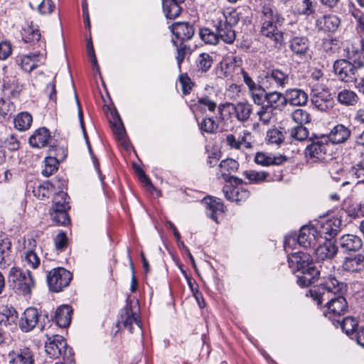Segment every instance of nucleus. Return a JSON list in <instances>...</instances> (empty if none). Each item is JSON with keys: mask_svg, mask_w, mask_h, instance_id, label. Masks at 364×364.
I'll list each match as a JSON object with an SVG mask.
<instances>
[{"mask_svg": "<svg viewBox=\"0 0 364 364\" xmlns=\"http://www.w3.org/2000/svg\"><path fill=\"white\" fill-rule=\"evenodd\" d=\"M319 240L318 228L309 225L303 226L297 237L299 245L304 248L314 247Z\"/></svg>", "mask_w": 364, "mask_h": 364, "instance_id": "nucleus-13", "label": "nucleus"}, {"mask_svg": "<svg viewBox=\"0 0 364 364\" xmlns=\"http://www.w3.org/2000/svg\"><path fill=\"white\" fill-rule=\"evenodd\" d=\"M292 119L299 125L309 123L310 122V114L304 109H296L291 113Z\"/></svg>", "mask_w": 364, "mask_h": 364, "instance_id": "nucleus-51", "label": "nucleus"}, {"mask_svg": "<svg viewBox=\"0 0 364 364\" xmlns=\"http://www.w3.org/2000/svg\"><path fill=\"white\" fill-rule=\"evenodd\" d=\"M341 224V221L336 218L326 219L321 221L318 226L316 227L320 238L331 240L338 232Z\"/></svg>", "mask_w": 364, "mask_h": 364, "instance_id": "nucleus-14", "label": "nucleus"}, {"mask_svg": "<svg viewBox=\"0 0 364 364\" xmlns=\"http://www.w3.org/2000/svg\"><path fill=\"white\" fill-rule=\"evenodd\" d=\"M337 247L330 240L319 245L314 251L318 260H329L337 253Z\"/></svg>", "mask_w": 364, "mask_h": 364, "instance_id": "nucleus-29", "label": "nucleus"}, {"mask_svg": "<svg viewBox=\"0 0 364 364\" xmlns=\"http://www.w3.org/2000/svg\"><path fill=\"white\" fill-rule=\"evenodd\" d=\"M50 139L49 130L45 127H41L36 129L29 137V144L35 148H43L48 144Z\"/></svg>", "mask_w": 364, "mask_h": 364, "instance_id": "nucleus-24", "label": "nucleus"}, {"mask_svg": "<svg viewBox=\"0 0 364 364\" xmlns=\"http://www.w3.org/2000/svg\"><path fill=\"white\" fill-rule=\"evenodd\" d=\"M352 173L354 174L357 178L360 179V182L364 183V154L362 155L360 160L353 166Z\"/></svg>", "mask_w": 364, "mask_h": 364, "instance_id": "nucleus-60", "label": "nucleus"}, {"mask_svg": "<svg viewBox=\"0 0 364 364\" xmlns=\"http://www.w3.org/2000/svg\"><path fill=\"white\" fill-rule=\"evenodd\" d=\"M14 110V105L9 101L0 99V114L3 117L10 115Z\"/></svg>", "mask_w": 364, "mask_h": 364, "instance_id": "nucleus-64", "label": "nucleus"}, {"mask_svg": "<svg viewBox=\"0 0 364 364\" xmlns=\"http://www.w3.org/2000/svg\"><path fill=\"white\" fill-rule=\"evenodd\" d=\"M337 100L343 105L353 106L357 103L358 97L352 90H343L338 93Z\"/></svg>", "mask_w": 364, "mask_h": 364, "instance_id": "nucleus-42", "label": "nucleus"}, {"mask_svg": "<svg viewBox=\"0 0 364 364\" xmlns=\"http://www.w3.org/2000/svg\"><path fill=\"white\" fill-rule=\"evenodd\" d=\"M346 291V284L338 282L334 277L328 275L326 282L316 289H311V296L318 305L326 301V316L329 319L340 316L346 313L348 304L343 294Z\"/></svg>", "mask_w": 364, "mask_h": 364, "instance_id": "nucleus-1", "label": "nucleus"}, {"mask_svg": "<svg viewBox=\"0 0 364 364\" xmlns=\"http://www.w3.org/2000/svg\"><path fill=\"white\" fill-rule=\"evenodd\" d=\"M291 137L297 141H303L309 136V130L304 126L298 125L289 130Z\"/></svg>", "mask_w": 364, "mask_h": 364, "instance_id": "nucleus-53", "label": "nucleus"}, {"mask_svg": "<svg viewBox=\"0 0 364 364\" xmlns=\"http://www.w3.org/2000/svg\"><path fill=\"white\" fill-rule=\"evenodd\" d=\"M35 286L33 277L30 271L23 272V277L20 279L16 288L21 291L23 294H30Z\"/></svg>", "mask_w": 364, "mask_h": 364, "instance_id": "nucleus-36", "label": "nucleus"}, {"mask_svg": "<svg viewBox=\"0 0 364 364\" xmlns=\"http://www.w3.org/2000/svg\"><path fill=\"white\" fill-rule=\"evenodd\" d=\"M204 203L208 209L207 215L218 222V215L225 212V207L221 200L209 197L204 199Z\"/></svg>", "mask_w": 364, "mask_h": 364, "instance_id": "nucleus-27", "label": "nucleus"}, {"mask_svg": "<svg viewBox=\"0 0 364 364\" xmlns=\"http://www.w3.org/2000/svg\"><path fill=\"white\" fill-rule=\"evenodd\" d=\"M14 260L11 239L6 235H0V268L6 269Z\"/></svg>", "mask_w": 364, "mask_h": 364, "instance_id": "nucleus-12", "label": "nucleus"}, {"mask_svg": "<svg viewBox=\"0 0 364 364\" xmlns=\"http://www.w3.org/2000/svg\"><path fill=\"white\" fill-rule=\"evenodd\" d=\"M23 272L20 268L15 267H11L9 270L8 279L9 282L14 284L15 288L20 279L23 277Z\"/></svg>", "mask_w": 364, "mask_h": 364, "instance_id": "nucleus-61", "label": "nucleus"}, {"mask_svg": "<svg viewBox=\"0 0 364 364\" xmlns=\"http://www.w3.org/2000/svg\"><path fill=\"white\" fill-rule=\"evenodd\" d=\"M261 82L267 89H284L289 85V74L279 69H268L261 77Z\"/></svg>", "mask_w": 364, "mask_h": 364, "instance_id": "nucleus-5", "label": "nucleus"}, {"mask_svg": "<svg viewBox=\"0 0 364 364\" xmlns=\"http://www.w3.org/2000/svg\"><path fill=\"white\" fill-rule=\"evenodd\" d=\"M121 321L124 328L132 333L135 329L141 331V321L139 318L138 309L134 310L131 306H126L121 315Z\"/></svg>", "mask_w": 364, "mask_h": 364, "instance_id": "nucleus-15", "label": "nucleus"}, {"mask_svg": "<svg viewBox=\"0 0 364 364\" xmlns=\"http://www.w3.org/2000/svg\"><path fill=\"white\" fill-rule=\"evenodd\" d=\"M45 350L51 358H58L66 354L67 342L61 336H53L48 338L45 343Z\"/></svg>", "mask_w": 364, "mask_h": 364, "instance_id": "nucleus-11", "label": "nucleus"}, {"mask_svg": "<svg viewBox=\"0 0 364 364\" xmlns=\"http://www.w3.org/2000/svg\"><path fill=\"white\" fill-rule=\"evenodd\" d=\"M239 21L238 14L235 11L225 12L219 11L213 20L216 33L207 28H201L200 37L208 44H217L220 40L226 43H232L235 39V32L232 26Z\"/></svg>", "mask_w": 364, "mask_h": 364, "instance_id": "nucleus-2", "label": "nucleus"}, {"mask_svg": "<svg viewBox=\"0 0 364 364\" xmlns=\"http://www.w3.org/2000/svg\"><path fill=\"white\" fill-rule=\"evenodd\" d=\"M18 246L16 247L20 252H23L21 257L26 266L31 269H36L41 264V259L38 256L35 250L37 246L36 240L33 237H23L18 240Z\"/></svg>", "mask_w": 364, "mask_h": 364, "instance_id": "nucleus-4", "label": "nucleus"}, {"mask_svg": "<svg viewBox=\"0 0 364 364\" xmlns=\"http://www.w3.org/2000/svg\"><path fill=\"white\" fill-rule=\"evenodd\" d=\"M328 145L326 139H316L311 142L304 150V156L308 163L323 162L326 159Z\"/></svg>", "mask_w": 364, "mask_h": 364, "instance_id": "nucleus-7", "label": "nucleus"}, {"mask_svg": "<svg viewBox=\"0 0 364 364\" xmlns=\"http://www.w3.org/2000/svg\"><path fill=\"white\" fill-rule=\"evenodd\" d=\"M22 36L26 43H35L39 41L41 33L38 26L33 25L32 21H26L22 28Z\"/></svg>", "mask_w": 364, "mask_h": 364, "instance_id": "nucleus-33", "label": "nucleus"}, {"mask_svg": "<svg viewBox=\"0 0 364 364\" xmlns=\"http://www.w3.org/2000/svg\"><path fill=\"white\" fill-rule=\"evenodd\" d=\"M289 47L291 51L300 57L306 56L309 48V41L306 37L296 36L290 40Z\"/></svg>", "mask_w": 364, "mask_h": 364, "instance_id": "nucleus-30", "label": "nucleus"}, {"mask_svg": "<svg viewBox=\"0 0 364 364\" xmlns=\"http://www.w3.org/2000/svg\"><path fill=\"white\" fill-rule=\"evenodd\" d=\"M223 192L228 200L237 203L246 200L250 196L249 191L246 189L239 186H233L230 184L225 185Z\"/></svg>", "mask_w": 364, "mask_h": 364, "instance_id": "nucleus-19", "label": "nucleus"}, {"mask_svg": "<svg viewBox=\"0 0 364 364\" xmlns=\"http://www.w3.org/2000/svg\"><path fill=\"white\" fill-rule=\"evenodd\" d=\"M351 16L357 22V27L364 33V14L358 9L352 8L350 9ZM362 47L364 50V41L362 42Z\"/></svg>", "mask_w": 364, "mask_h": 364, "instance_id": "nucleus-57", "label": "nucleus"}, {"mask_svg": "<svg viewBox=\"0 0 364 364\" xmlns=\"http://www.w3.org/2000/svg\"><path fill=\"white\" fill-rule=\"evenodd\" d=\"M288 263L293 272H307L308 268L316 267L312 264L310 254L304 252L292 253L288 257Z\"/></svg>", "mask_w": 364, "mask_h": 364, "instance_id": "nucleus-9", "label": "nucleus"}, {"mask_svg": "<svg viewBox=\"0 0 364 364\" xmlns=\"http://www.w3.org/2000/svg\"><path fill=\"white\" fill-rule=\"evenodd\" d=\"M197 70L201 73L207 72L213 64V58L208 53H200L196 61Z\"/></svg>", "mask_w": 364, "mask_h": 364, "instance_id": "nucleus-45", "label": "nucleus"}, {"mask_svg": "<svg viewBox=\"0 0 364 364\" xmlns=\"http://www.w3.org/2000/svg\"><path fill=\"white\" fill-rule=\"evenodd\" d=\"M179 4L171 1H163V9L166 18L173 19L179 16L181 11Z\"/></svg>", "mask_w": 364, "mask_h": 364, "instance_id": "nucleus-44", "label": "nucleus"}, {"mask_svg": "<svg viewBox=\"0 0 364 364\" xmlns=\"http://www.w3.org/2000/svg\"><path fill=\"white\" fill-rule=\"evenodd\" d=\"M32 116L26 112H21L14 119L15 127L19 131L28 129L32 123Z\"/></svg>", "mask_w": 364, "mask_h": 364, "instance_id": "nucleus-43", "label": "nucleus"}, {"mask_svg": "<svg viewBox=\"0 0 364 364\" xmlns=\"http://www.w3.org/2000/svg\"><path fill=\"white\" fill-rule=\"evenodd\" d=\"M284 139V134L277 129H272L267 132L266 140L269 144L279 145Z\"/></svg>", "mask_w": 364, "mask_h": 364, "instance_id": "nucleus-52", "label": "nucleus"}, {"mask_svg": "<svg viewBox=\"0 0 364 364\" xmlns=\"http://www.w3.org/2000/svg\"><path fill=\"white\" fill-rule=\"evenodd\" d=\"M285 99L287 103L291 105L303 106L308 101V95L301 89L292 88L285 92Z\"/></svg>", "mask_w": 364, "mask_h": 364, "instance_id": "nucleus-22", "label": "nucleus"}, {"mask_svg": "<svg viewBox=\"0 0 364 364\" xmlns=\"http://www.w3.org/2000/svg\"><path fill=\"white\" fill-rule=\"evenodd\" d=\"M200 129L207 133H213L218 128L217 124L212 118H205L200 124Z\"/></svg>", "mask_w": 364, "mask_h": 364, "instance_id": "nucleus-63", "label": "nucleus"}, {"mask_svg": "<svg viewBox=\"0 0 364 364\" xmlns=\"http://www.w3.org/2000/svg\"><path fill=\"white\" fill-rule=\"evenodd\" d=\"M39 53H30L23 55L20 58L21 67L22 70L26 72L30 73L33 69L38 67L39 62Z\"/></svg>", "mask_w": 364, "mask_h": 364, "instance_id": "nucleus-40", "label": "nucleus"}, {"mask_svg": "<svg viewBox=\"0 0 364 364\" xmlns=\"http://www.w3.org/2000/svg\"><path fill=\"white\" fill-rule=\"evenodd\" d=\"M198 103L199 107L203 109H208L210 112L215 111L217 107V103L215 102V100L208 96L200 97L198 100Z\"/></svg>", "mask_w": 364, "mask_h": 364, "instance_id": "nucleus-58", "label": "nucleus"}, {"mask_svg": "<svg viewBox=\"0 0 364 364\" xmlns=\"http://www.w3.org/2000/svg\"><path fill=\"white\" fill-rule=\"evenodd\" d=\"M346 212L353 218L362 216L364 215V206L357 201H352L346 207Z\"/></svg>", "mask_w": 364, "mask_h": 364, "instance_id": "nucleus-54", "label": "nucleus"}, {"mask_svg": "<svg viewBox=\"0 0 364 364\" xmlns=\"http://www.w3.org/2000/svg\"><path fill=\"white\" fill-rule=\"evenodd\" d=\"M58 150L62 151L63 154L61 156L53 155V150L49 149V156L46 157L44 168L42 169V174L44 176L48 177L52 175L58 169V163L65 158L67 155L65 149L58 148Z\"/></svg>", "mask_w": 364, "mask_h": 364, "instance_id": "nucleus-18", "label": "nucleus"}, {"mask_svg": "<svg viewBox=\"0 0 364 364\" xmlns=\"http://www.w3.org/2000/svg\"><path fill=\"white\" fill-rule=\"evenodd\" d=\"M340 26V18L332 14L323 15L316 20V28L324 32H336Z\"/></svg>", "mask_w": 364, "mask_h": 364, "instance_id": "nucleus-16", "label": "nucleus"}, {"mask_svg": "<svg viewBox=\"0 0 364 364\" xmlns=\"http://www.w3.org/2000/svg\"><path fill=\"white\" fill-rule=\"evenodd\" d=\"M55 8V6L52 0H41V3L38 5V10L41 14H50Z\"/></svg>", "mask_w": 364, "mask_h": 364, "instance_id": "nucleus-62", "label": "nucleus"}, {"mask_svg": "<svg viewBox=\"0 0 364 364\" xmlns=\"http://www.w3.org/2000/svg\"><path fill=\"white\" fill-rule=\"evenodd\" d=\"M274 109L273 108L267 105H262L259 108V110L257 111V114L263 124H268L274 118Z\"/></svg>", "mask_w": 364, "mask_h": 364, "instance_id": "nucleus-49", "label": "nucleus"}, {"mask_svg": "<svg viewBox=\"0 0 364 364\" xmlns=\"http://www.w3.org/2000/svg\"><path fill=\"white\" fill-rule=\"evenodd\" d=\"M245 177L252 183H260L264 181L268 176L265 171H247L244 173Z\"/></svg>", "mask_w": 364, "mask_h": 364, "instance_id": "nucleus-55", "label": "nucleus"}, {"mask_svg": "<svg viewBox=\"0 0 364 364\" xmlns=\"http://www.w3.org/2000/svg\"><path fill=\"white\" fill-rule=\"evenodd\" d=\"M287 160L286 156L279 154L273 155L263 152H258L255 157V161L262 166L280 165Z\"/></svg>", "mask_w": 364, "mask_h": 364, "instance_id": "nucleus-26", "label": "nucleus"}, {"mask_svg": "<svg viewBox=\"0 0 364 364\" xmlns=\"http://www.w3.org/2000/svg\"><path fill=\"white\" fill-rule=\"evenodd\" d=\"M171 32L181 41L190 40L195 33L193 26L186 22H175L171 26Z\"/></svg>", "mask_w": 364, "mask_h": 364, "instance_id": "nucleus-20", "label": "nucleus"}, {"mask_svg": "<svg viewBox=\"0 0 364 364\" xmlns=\"http://www.w3.org/2000/svg\"><path fill=\"white\" fill-rule=\"evenodd\" d=\"M39 314L36 308L26 309L19 321L20 328L24 332L32 331L39 321Z\"/></svg>", "mask_w": 364, "mask_h": 364, "instance_id": "nucleus-17", "label": "nucleus"}, {"mask_svg": "<svg viewBox=\"0 0 364 364\" xmlns=\"http://www.w3.org/2000/svg\"><path fill=\"white\" fill-rule=\"evenodd\" d=\"M341 248L346 252H355L360 250L363 243L361 239L355 235H344L339 239Z\"/></svg>", "mask_w": 364, "mask_h": 364, "instance_id": "nucleus-23", "label": "nucleus"}, {"mask_svg": "<svg viewBox=\"0 0 364 364\" xmlns=\"http://www.w3.org/2000/svg\"><path fill=\"white\" fill-rule=\"evenodd\" d=\"M219 166L222 175L225 176L236 171L238 168V163L234 159H227L220 161Z\"/></svg>", "mask_w": 364, "mask_h": 364, "instance_id": "nucleus-48", "label": "nucleus"}, {"mask_svg": "<svg viewBox=\"0 0 364 364\" xmlns=\"http://www.w3.org/2000/svg\"><path fill=\"white\" fill-rule=\"evenodd\" d=\"M336 321L341 325L342 329L348 335L353 333L358 326L357 320L350 316L344 318L342 321H340L339 320Z\"/></svg>", "mask_w": 364, "mask_h": 364, "instance_id": "nucleus-50", "label": "nucleus"}, {"mask_svg": "<svg viewBox=\"0 0 364 364\" xmlns=\"http://www.w3.org/2000/svg\"><path fill=\"white\" fill-rule=\"evenodd\" d=\"M73 310L68 305L59 306L55 314V320L57 325L61 328L68 327L71 321Z\"/></svg>", "mask_w": 364, "mask_h": 364, "instance_id": "nucleus-32", "label": "nucleus"}, {"mask_svg": "<svg viewBox=\"0 0 364 364\" xmlns=\"http://www.w3.org/2000/svg\"><path fill=\"white\" fill-rule=\"evenodd\" d=\"M72 277V273L65 268H54L47 275L49 289L54 292H59L70 284Z\"/></svg>", "mask_w": 364, "mask_h": 364, "instance_id": "nucleus-6", "label": "nucleus"}, {"mask_svg": "<svg viewBox=\"0 0 364 364\" xmlns=\"http://www.w3.org/2000/svg\"><path fill=\"white\" fill-rule=\"evenodd\" d=\"M261 22L260 33L262 36L269 38L274 44H282L284 41V33L279 30L284 18L279 13L275 6L269 2H263L259 11Z\"/></svg>", "mask_w": 364, "mask_h": 364, "instance_id": "nucleus-3", "label": "nucleus"}, {"mask_svg": "<svg viewBox=\"0 0 364 364\" xmlns=\"http://www.w3.org/2000/svg\"><path fill=\"white\" fill-rule=\"evenodd\" d=\"M250 136V133L247 130H244L238 136L228 134L225 136V143L232 149H240L242 147L249 149L251 147V143L248 141Z\"/></svg>", "mask_w": 364, "mask_h": 364, "instance_id": "nucleus-21", "label": "nucleus"}, {"mask_svg": "<svg viewBox=\"0 0 364 364\" xmlns=\"http://www.w3.org/2000/svg\"><path fill=\"white\" fill-rule=\"evenodd\" d=\"M68 195L64 191L57 193L53 200V206L51 210H68L69 208L68 202L67 201Z\"/></svg>", "mask_w": 364, "mask_h": 364, "instance_id": "nucleus-46", "label": "nucleus"}, {"mask_svg": "<svg viewBox=\"0 0 364 364\" xmlns=\"http://www.w3.org/2000/svg\"><path fill=\"white\" fill-rule=\"evenodd\" d=\"M33 353L28 348L20 349L16 356L10 361L13 364H34Z\"/></svg>", "mask_w": 364, "mask_h": 364, "instance_id": "nucleus-41", "label": "nucleus"}, {"mask_svg": "<svg viewBox=\"0 0 364 364\" xmlns=\"http://www.w3.org/2000/svg\"><path fill=\"white\" fill-rule=\"evenodd\" d=\"M17 318V313L12 307L2 306L0 307V324L5 326L15 323Z\"/></svg>", "mask_w": 364, "mask_h": 364, "instance_id": "nucleus-37", "label": "nucleus"}, {"mask_svg": "<svg viewBox=\"0 0 364 364\" xmlns=\"http://www.w3.org/2000/svg\"><path fill=\"white\" fill-rule=\"evenodd\" d=\"M326 93H314L311 98L312 104L321 111H327L332 107V100L329 95L325 96Z\"/></svg>", "mask_w": 364, "mask_h": 364, "instance_id": "nucleus-35", "label": "nucleus"}, {"mask_svg": "<svg viewBox=\"0 0 364 364\" xmlns=\"http://www.w3.org/2000/svg\"><path fill=\"white\" fill-rule=\"evenodd\" d=\"M50 215L52 220L56 225H65L70 223V218L68 217L67 210H50Z\"/></svg>", "mask_w": 364, "mask_h": 364, "instance_id": "nucleus-47", "label": "nucleus"}, {"mask_svg": "<svg viewBox=\"0 0 364 364\" xmlns=\"http://www.w3.org/2000/svg\"><path fill=\"white\" fill-rule=\"evenodd\" d=\"M3 91L6 95L16 97L19 95L21 87L15 77H6L3 80Z\"/></svg>", "mask_w": 364, "mask_h": 364, "instance_id": "nucleus-38", "label": "nucleus"}, {"mask_svg": "<svg viewBox=\"0 0 364 364\" xmlns=\"http://www.w3.org/2000/svg\"><path fill=\"white\" fill-rule=\"evenodd\" d=\"M363 66L360 62H355L352 64L350 62L341 59L336 60L333 64V70L336 75L340 80L346 82H352L355 80V73L358 68Z\"/></svg>", "mask_w": 364, "mask_h": 364, "instance_id": "nucleus-8", "label": "nucleus"}, {"mask_svg": "<svg viewBox=\"0 0 364 364\" xmlns=\"http://www.w3.org/2000/svg\"><path fill=\"white\" fill-rule=\"evenodd\" d=\"M320 268L321 269L318 270L316 267H311L307 269V272H301L303 275L298 277L297 284L301 287H307L313 283L314 279L321 274H323V277L326 278L323 266L321 265Z\"/></svg>", "mask_w": 364, "mask_h": 364, "instance_id": "nucleus-31", "label": "nucleus"}, {"mask_svg": "<svg viewBox=\"0 0 364 364\" xmlns=\"http://www.w3.org/2000/svg\"><path fill=\"white\" fill-rule=\"evenodd\" d=\"M265 101L267 102L266 105L273 108L274 110L287 104L285 94L283 95L282 92L276 90L267 92Z\"/></svg>", "mask_w": 364, "mask_h": 364, "instance_id": "nucleus-39", "label": "nucleus"}, {"mask_svg": "<svg viewBox=\"0 0 364 364\" xmlns=\"http://www.w3.org/2000/svg\"><path fill=\"white\" fill-rule=\"evenodd\" d=\"M342 268L348 272H360L364 270V255L361 254L346 257Z\"/></svg>", "mask_w": 364, "mask_h": 364, "instance_id": "nucleus-25", "label": "nucleus"}, {"mask_svg": "<svg viewBox=\"0 0 364 364\" xmlns=\"http://www.w3.org/2000/svg\"><path fill=\"white\" fill-rule=\"evenodd\" d=\"M350 136V129L343 124L336 125L328 134V139L333 144L345 142Z\"/></svg>", "mask_w": 364, "mask_h": 364, "instance_id": "nucleus-28", "label": "nucleus"}, {"mask_svg": "<svg viewBox=\"0 0 364 364\" xmlns=\"http://www.w3.org/2000/svg\"><path fill=\"white\" fill-rule=\"evenodd\" d=\"M235 68V64L234 63L223 61L218 70V75L220 77H231Z\"/></svg>", "mask_w": 364, "mask_h": 364, "instance_id": "nucleus-56", "label": "nucleus"}, {"mask_svg": "<svg viewBox=\"0 0 364 364\" xmlns=\"http://www.w3.org/2000/svg\"><path fill=\"white\" fill-rule=\"evenodd\" d=\"M230 107L235 110L236 117L240 122L247 121L252 112V105L248 102H238L236 105L228 104V108Z\"/></svg>", "mask_w": 364, "mask_h": 364, "instance_id": "nucleus-34", "label": "nucleus"}, {"mask_svg": "<svg viewBox=\"0 0 364 364\" xmlns=\"http://www.w3.org/2000/svg\"><path fill=\"white\" fill-rule=\"evenodd\" d=\"M302 9L298 14L303 16H311L315 13V4L314 0H301Z\"/></svg>", "mask_w": 364, "mask_h": 364, "instance_id": "nucleus-59", "label": "nucleus"}, {"mask_svg": "<svg viewBox=\"0 0 364 364\" xmlns=\"http://www.w3.org/2000/svg\"><path fill=\"white\" fill-rule=\"evenodd\" d=\"M245 84L247 86L249 92L253 102L257 105H262L266 100L267 92L264 87L255 82L249 74L243 69H240Z\"/></svg>", "mask_w": 364, "mask_h": 364, "instance_id": "nucleus-10", "label": "nucleus"}]
</instances>
